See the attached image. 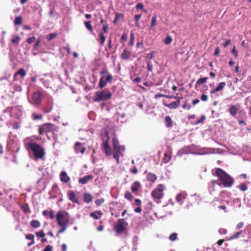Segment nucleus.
I'll return each instance as SVG.
<instances>
[{
  "instance_id": "nucleus-5",
  "label": "nucleus",
  "mask_w": 251,
  "mask_h": 251,
  "mask_svg": "<svg viewBox=\"0 0 251 251\" xmlns=\"http://www.w3.org/2000/svg\"><path fill=\"white\" fill-rule=\"evenodd\" d=\"M70 216L69 214L66 211H59L56 215V220L57 224L62 223L69 224Z\"/></svg>"
},
{
  "instance_id": "nucleus-25",
  "label": "nucleus",
  "mask_w": 251,
  "mask_h": 251,
  "mask_svg": "<svg viewBox=\"0 0 251 251\" xmlns=\"http://www.w3.org/2000/svg\"><path fill=\"white\" fill-rule=\"evenodd\" d=\"M165 125L167 127H171L173 126V121L169 116L165 118Z\"/></svg>"
},
{
  "instance_id": "nucleus-41",
  "label": "nucleus",
  "mask_w": 251,
  "mask_h": 251,
  "mask_svg": "<svg viewBox=\"0 0 251 251\" xmlns=\"http://www.w3.org/2000/svg\"><path fill=\"white\" fill-rule=\"evenodd\" d=\"M104 152L107 156L112 155V150L110 147L104 149Z\"/></svg>"
},
{
  "instance_id": "nucleus-32",
  "label": "nucleus",
  "mask_w": 251,
  "mask_h": 251,
  "mask_svg": "<svg viewBox=\"0 0 251 251\" xmlns=\"http://www.w3.org/2000/svg\"><path fill=\"white\" fill-rule=\"evenodd\" d=\"M57 33H51L47 35L46 39L49 41H50L53 39L56 38L57 37Z\"/></svg>"
},
{
  "instance_id": "nucleus-4",
  "label": "nucleus",
  "mask_w": 251,
  "mask_h": 251,
  "mask_svg": "<svg viewBox=\"0 0 251 251\" xmlns=\"http://www.w3.org/2000/svg\"><path fill=\"white\" fill-rule=\"evenodd\" d=\"M111 96V93L108 90L105 89L96 92L93 100L95 102L104 101L110 99Z\"/></svg>"
},
{
  "instance_id": "nucleus-50",
  "label": "nucleus",
  "mask_w": 251,
  "mask_h": 251,
  "mask_svg": "<svg viewBox=\"0 0 251 251\" xmlns=\"http://www.w3.org/2000/svg\"><path fill=\"white\" fill-rule=\"evenodd\" d=\"M36 235L37 236L41 237V238H43L45 236V234L44 233L43 230H41L38 232H36Z\"/></svg>"
},
{
  "instance_id": "nucleus-62",
  "label": "nucleus",
  "mask_w": 251,
  "mask_h": 251,
  "mask_svg": "<svg viewBox=\"0 0 251 251\" xmlns=\"http://www.w3.org/2000/svg\"><path fill=\"white\" fill-rule=\"evenodd\" d=\"M201 99L203 101H206L208 100V97L206 95L203 94L201 96Z\"/></svg>"
},
{
  "instance_id": "nucleus-64",
  "label": "nucleus",
  "mask_w": 251,
  "mask_h": 251,
  "mask_svg": "<svg viewBox=\"0 0 251 251\" xmlns=\"http://www.w3.org/2000/svg\"><path fill=\"white\" fill-rule=\"evenodd\" d=\"M231 42V41L230 39H228V40H226L224 43L223 44V46L224 48H226L228 45L230 44Z\"/></svg>"
},
{
  "instance_id": "nucleus-23",
  "label": "nucleus",
  "mask_w": 251,
  "mask_h": 251,
  "mask_svg": "<svg viewBox=\"0 0 251 251\" xmlns=\"http://www.w3.org/2000/svg\"><path fill=\"white\" fill-rule=\"evenodd\" d=\"M93 197L89 193H84L83 194V201L86 203H89L93 201Z\"/></svg>"
},
{
  "instance_id": "nucleus-29",
  "label": "nucleus",
  "mask_w": 251,
  "mask_h": 251,
  "mask_svg": "<svg viewBox=\"0 0 251 251\" xmlns=\"http://www.w3.org/2000/svg\"><path fill=\"white\" fill-rule=\"evenodd\" d=\"M31 226L33 228H38L41 226V224L38 220H34L30 222Z\"/></svg>"
},
{
  "instance_id": "nucleus-36",
  "label": "nucleus",
  "mask_w": 251,
  "mask_h": 251,
  "mask_svg": "<svg viewBox=\"0 0 251 251\" xmlns=\"http://www.w3.org/2000/svg\"><path fill=\"white\" fill-rule=\"evenodd\" d=\"M157 16L156 14H154L152 16L151 24V28H153L156 25V24Z\"/></svg>"
},
{
  "instance_id": "nucleus-20",
  "label": "nucleus",
  "mask_w": 251,
  "mask_h": 251,
  "mask_svg": "<svg viewBox=\"0 0 251 251\" xmlns=\"http://www.w3.org/2000/svg\"><path fill=\"white\" fill-rule=\"evenodd\" d=\"M103 215V213L100 210H96L94 212H91L90 216L95 220H99L100 219V216Z\"/></svg>"
},
{
  "instance_id": "nucleus-40",
  "label": "nucleus",
  "mask_w": 251,
  "mask_h": 251,
  "mask_svg": "<svg viewBox=\"0 0 251 251\" xmlns=\"http://www.w3.org/2000/svg\"><path fill=\"white\" fill-rule=\"evenodd\" d=\"M136 9H140L145 12H147V10L144 8V5L141 2L138 3L135 6Z\"/></svg>"
},
{
  "instance_id": "nucleus-10",
  "label": "nucleus",
  "mask_w": 251,
  "mask_h": 251,
  "mask_svg": "<svg viewBox=\"0 0 251 251\" xmlns=\"http://www.w3.org/2000/svg\"><path fill=\"white\" fill-rule=\"evenodd\" d=\"M177 100L176 101H173L170 103H167L166 100H163V104L170 109H176L177 108L180 104V100L182 99V97H177Z\"/></svg>"
},
{
  "instance_id": "nucleus-19",
  "label": "nucleus",
  "mask_w": 251,
  "mask_h": 251,
  "mask_svg": "<svg viewBox=\"0 0 251 251\" xmlns=\"http://www.w3.org/2000/svg\"><path fill=\"white\" fill-rule=\"evenodd\" d=\"M20 75L22 78H24L26 75V72L24 69L21 68L17 72H16L14 75L13 81L17 80V76Z\"/></svg>"
},
{
  "instance_id": "nucleus-34",
  "label": "nucleus",
  "mask_w": 251,
  "mask_h": 251,
  "mask_svg": "<svg viewBox=\"0 0 251 251\" xmlns=\"http://www.w3.org/2000/svg\"><path fill=\"white\" fill-rule=\"evenodd\" d=\"M142 15L141 14H137L135 15L134 17V19L135 22V25L137 27H140V24L139 23V21Z\"/></svg>"
},
{
  "instance_id": "nucleus-53",
  "label": "nucleus",
  "mask_w": 251,
  "mask_h": 251,
  "mask_svg": "<svg viewBox=\"0 0 251 251\" xmlns=\"http://www.w3.org/2000/svg\"><path fill=\"white\" fill-rule=\"evenodd\" d=\"M32 116L33 119L34 120H40V119H41L42 118V115H37L34 113L32 114Z\"/></svg>"
},
{
  "instance_id": "nucleus-42",
  "label": "nucleus",
  "mask_w": 251,
  "mask_h": 251,
  "mask_svg": "<svg viewBox=\"0 0 251 251\" xmlns=\"http://www.w3.org/2000/svg\"><path fill=\"white\" fill-rule=\"evenodd\" d=\"M13 88L16 92H20L22 91V86L21 84H15L13 85Z\"/></svg>"
},
{
  "instance_id": "nucleus-46",
  "label": "nucleus",
  "mask_w": 251,
  "mask_h": 251,
  "mask_svg": "<svg viewBox=\"0 0 251 251\" xmlns=\"http://www.w3.org/2000/svg\"><path fill=\"white\" fill-rule=\"evenodd\" d=\"M115 18H116V19H117L118 21L119 20H122L124 19V16L122 13H116L115 14Z\"/></svg>"
},
{
  "instance_id": "nucleus-11",
  "label": "nucleus",
  "mask_w": 251,
  "mask_h": 251,
  "mask_svg": "<svg viewBox=\"0 0 251 251\" xmlns=\"http://www.w3.org/2000/svg\"><path fill=\"white\" fill-rule=\"evenodd\" d=\"M102 30L103 32H100L99 36L100 40V44L101 46H103L106 40V37L104 35V33H107L108 31V27L107 25H104L102 26Z\"/></svg>"
},
{
  "instance_id": "nucleus-39",
  "label": "nucleus",
  "mask_w": 251,
  "mask_h": 251,
  "mask_svg": "<svg viewBox=\"0 0 251 251\" xmlns=\"http://www.w3.org/2000/svg\"><path fill=\"white\" fill-rule=\"evenodd\" d=\"M125 198L131 201L132 200L133 196L130 192L127 191L125 194Z\"/></svg>"
},
{
  "instance_id": "nucleus-14",
  "label": "nucleus",
  "mask_w": 251,
  "mask_h": 251,
  "mask_svg": "<svg viewBox=\"0 0 251 251\" xmlns=\"http://www.w3.org/2000/svg\"><path fill=\"white\" fill-rule=\"evenodd\" d=\"M75 150L76 153H84L86 151V148L84 147L83 144L79 142H77L75 145Z\"/></svg>"
},
{
  "instance_id": "nucleus-27",
  "label": "nucleus",
  "mask_w": 251,
  "mask_h": 251,
  "mask_svg": "<svg viewBox=\"0 0 251 251\" xmlns=\"http://www.w3.org/2000/svg\"><path fill=\"white\" fill-rule=\"evenodd\" d=\"M243 233L242 230H240L239 232H236L234 233L230 238H226V241H230L236 238H238L239 236Z\"/></svg>"
},
{
  "instance_id": "nucleus-59",
  "label": "nucleus",
  "mask_w": 251,
  "mask_h": 251,
  "mask_svg": "<svg viewBox=\"0 0 251 251\" xmlns=\"http://www.w3.org/2000/svg\"><path fill=\"white\" fill-rule=\"evenodd\" d=\"M53 247L50 245H47L43 251H52Z\"/></svg>"
},
{
  "instance_id": "nucleus-37",
  "label": "nucleus",
  "mask_w": 251,
  "mask_h": 251,
  "mask_svg": "<svg viewBox=\"0 0 251 251\" xmlns=\"http://www.w3.org/2000/svg\"><path fill=\"white\" fill-rule=\"evenodd\" d=\"M14 23L15 25H21L22 24V18L21 16L16 17Z\"/></svg>"
},
{
  "instance_id": "nucleus-44",
  "label": "nucleus",
  "mask_w": 251,
  "mask_h": 251,
  "mask_svg": "<svg viewBox=\"0 0 251 251\" xmlns=\"http://www.w3.org/2000/svg\"><path fill=\"white\" fill-rule=\"evenodd\" d=\"M172 38L169 35L167 36L164 40V43L166 45H169L172 43Z\"/></svg>"
},
{
  "instance_id": "nucleus-35",
  "label": "nucleus",
  "mask_w": 251,
  "mask_h": 251,
  "mask_svg": "<svg viewBox=\"0 0 251 251\" xmlns=\"http://www.w3.org/2000/svg\"><path fill=\"white\" fill-rule=\"evenodd\" d=\"M134 40H135V36L133 33H131L130 34V40L128 42V45L130 47L133 46L134 45Z\"/></svg>"
},
{
  "instance_id": "nucleus-16",
  "label": "nucleus",
  "mask_w": 251,
  "mask_h": 251,
  "mask_svg": "<svg viewBox=\"0 0 251 251\" xmlns=\"http://www.w3.org/2000/svg\"><path fill=\"white\" fill-rule=\"evenodd\" d=\"M141 188V184L140 182L138 181H135L132 185L131 187V191L137 195L138 193V190Z\"/></svg>"
},
{
  "instance_id": "nucleus-6",
  "label": "nucleus",
  "mask_w": 251,
  "mask_h": 251,
  "mask_svg": "<svg viewBox=\"0 0 251 251\" xmlns=\"http://www.w3.org/2000/svg\"><path fill=\"white\" fill-rule=\"evenodd\" d=\"M128 224L125 221V219H119L117 224L114 226V228L117 235H120L126 229Z\"/></svg>"
},
{
  "instance_id": "nucleus-49",
  "label": "nucleus",
  "mask_w": 251,
  "mask_h": 251,
  "mask_svg": "<svg viewBox=\"0 0 251 251\" xmlns=\"http://www.w3.org/2000/svg\"><path fill=\"white\" fill-rule=\"evenodd\" d=\"M184 198V197L182 194H179L176 196V200L177 202H180Z\"/></svg>"
},
{
  "instance_id": "nucleus-17",
  "label": "nucleus",
  "mask_w": 251,
  "mask_h": 251,
  "mask_svg": "<svg viewBox=\"0 0 251 251\" xmlns=\"http://www.w3.org/2000/svg\"><path fill=\"white\" fill-rule=\"evenodd\" d=\"M131 51L127 48H125L121 54V58L123 60H128L131 57Z\"/></svg>"
},
{
  "instance_id": "nucleus-21",
  "label": "nucleus",
  "mask_w": 251,
  "mask_h": 251,
  "mask_svg": "<svg viewBox=\"0 0 251 251\" xmlns=\"http://www.w3.org/2000/svg\"><path fill=\"white\" fill-rule=\"evenodd\" d=\"M93 178V176L92 175H88L83 177L79 178L78 182L82 184H85L87 183L89 180H92Z\"/></svg>"
},
{
  "instance_id": "nucleus-43",
  "label": "nucleus",
  "mask_w": 251,
  "mask_h": 251,
  "mask_svg": "<svg viewBox=\"0 0 251 251\" xmlns=\"http://www.w3.org/2000/svg\"><path fill=\"white\" fill-rule=\"evenodd\" d=\"M169 238L171 241H174L177 239V234L176 233H173L170 235Z\"/></svg>"
},
{
  "instance_id": "nucleus-45",
  "label": "nucleus",
  "mask_w": 251,
  "mask_h": 251,
  "mask_svg": "<svg viewBox=\"0 0 251 251\" xmlns=\"http://www.w3.org/2000/svg\"><path fill=\"white\" fill-rule=\"evenodd\" d=\"M21 40V37L17 36L11 39V42L13 44H18Z\"/></svg>"
},
{
  "instance_id": "nucleus-57",
  "label": "nucleus",
  "mask_w": 251,
  "mask_h": 251,
  "mask_svg": "<svg viewBox=\"0 0 251 251\" xmlns=\"http://www.w3.org/2000/svg\"><path fill=\"white\" fill-rule=\"evenodd\" d=\"M35 40L36 38L34 36H32L31 37L28 38L26 40V42L30 44L33 43Z\"/></svg>"
},
{
  "instance_id": "nucleus-1",
  "label": "nucleus",
  "mask_w": 251,
  "mask_h": 251,
  "mask_svg": "<svg viewBox=\"0 0 251 251\" xmlns=\"http://www.w3.org/2000/svg\"><path fill=\"white\" fill-rule=\"evenodd\" d=\"M112 147L113 157L116 160L117 163L119 164L120 157L124 155L126 147L119 145V141L116 137H114L112 139Z\"/></svg>"
},
{
  "instance_id": "nucleus-48",
  "label": "nucleus",
  "mask_w": 251,
  "mask_h": 251,
  "mask_svg": "<svg viewBox=\"0 0 251 251\" xmlns=\"http://www.w3.org/2000/svg\"><path fill=\"white\" fill-rule=\"evenodd\" d=\"M159 97H166V98H173L172 96H168V95H163V94H157L154 96V98H156V99H157V98H158Z\"/></svg>"
},
{
  "instance_id": "nucleus-2",
  "label": "nucleus",
  "mask_w": 251,
  "mask_h": 251,
  "mask_svg": "<svg viewBox=\"0 0 251 251\" xmlns=\"http://www.w3.org/2000/svg\"><path fill=\"white\" fill-rule=\"evenodd\" d=\"M215 174L219 177L224 187H230L232 186L234 179L224 170L217 168L216 169Z\"/></svg>"
},
{
  "instance_id": "nucleus-51",
  "label": "nucleus",
  "mask_w": 251,
  "mask_h": 251,
  "mask_svg": "<svg viewBox=\"0 0 251 251\" xmlns=\"http://www.w3.org/2000/svg\"><path fill=\"white\" fill-rule=\"evenodd\" d=\"M25 238L31 241H34V235L32 234H28L26 235Z\"/></svg>"
},
{
  "instance_id": "nucleus-24",
  "label": "nucleus",
  "mask_w": 251,
  "mask_h": 251,
  "mask_svg": "<svg viewBox=\"0 0 251 251\" xmlns=\"http://www.w3.org/2000/svg\"><path fill=\"white\" fill-rule=\"evenodd\" d=\"M147 179L149 181L154 182L157 179V176L151 173H149L147 175Z\"/></svg>"
},
{
  "instance_id": "nucleus-58",
  "label": "nucleus",
  "mask_w": 251,
  "mask_h": 251,
  "mask_svg": "<svg viewBox=\"0 0 251 251\" xmlns=\"http://www.w3.org/2000/svg\"><path fill=\"white\" fill-rule=\"evenodd\" d=\"M220 53V49L219 47H216L215 50V51H214V55L216 56H218L219 54Z\"/></svg>"
},
{
  "instance_id": "nucleus-63",
  "label": "nucleus",
  "mask_w": 251,
  "mask_h": 251,
  "mask_svg": "<svg viewBox=\"0 0 251 251\" xmlns=\"http://www.w3.org/2000/svg\"><path fill=\"white\" fill-rule=\"evenodd\" d=\"M130 172L133 174H136L138 172V170L136 167H134L130 169Z\"/></svg>"
},
{
  "instance_id": "nucleus-30",
  "label": "nucleus",
  "mask_w": 251,
  "mask_h": 251,
  "mask_svg": "<svg viewBox=\"0 0 251 251\" xmlns=\"http://www.w3.org/2000/svg\"><path fill=\"white\" fill-rule=\"evenodd\" d=\"M171 159V155L169 154L168 153H165L164 155V157L162 159V161L164 163H168L170 160Z\"/></svg>"
},
{
  "instance_id": "nucleus-12",
  "label": "nucleus",
  "mask_w": 251,
  "mask_h": 251,
  "mask_svg": "<svg viewBox=\"0 0 251 251\" xmlns=\"http://www.w3.org/2000/svg\"><path fill=\"white\" fill-rule=\"evenodd\" d=\"M42 98L41 92L38 91L34 92L32 96V100L35 104H40Z\"/></svg>"
},
{
  "instance_id": "nucleus-18",
  "label": "nucleus",
  "mask_w": 251,
  "mask_h": 251,
  "mask_svg": "<svg viewBox=\"0 0 251 251\" xmlns=\"http://www.w3.org/2000/svg\"><path fill=\"white\" fill-rule=\"evenodd\" d=\"M226 83L225 82H220L218 86L210 91V94H213L222 90L226 86Z\"/></svg>"
},
{
  "instance_id": "nucleus-33",
  "label": "nucleus",
  "mask_w": 251,
  "mask_h": 251,
  "mask_svg": "<svg viewBox=\"0 0 251 251\" xmlns=\"http://www.w3.org/2000/svg\"><path fill=\"white\" fill-rule=\"evenodd\" d=\"M52 109V104L49 103L44 108V112L46 113H50Z\"/></svg>"
},
{
  "instance_id": "nucleus-8",
  "label": "nucleus",
  "mask_w": 251,
  "mask_h": 251,
  "mask_svg": "<svg viewBox=\"0 0 251 251\" xmlns=\"http://www.w3.org/2000/svg\"><path fill=\"white\" fill-rule=\"evenodd\" d=\"M55 129L56 127L54 124L51 123H45L39 127L38 132L40 135H43L45 133L55 131Z\"/></svg>"
},
{
  "instance_id": "nucleus-38",
  "label": "nucleus",
  "mask_w": 251,
  "mask_h": 251,
  "mask_svg": "<svg viewBox=\"0 0 251 251\" xmlns=\"http://www.w3.org/2000/svg\"><path fill=\"white\" fill-rule=\"evenodd\" d=\"M21 209L25 213H30V210L29 209V206L27 204L23 205L21 206Z\"/></svg>"
},
{
  "instance_id": "nucleus-15",
  "label": "nucleus",
  "mask_w": 251,
  "mask_h": 251,
  "mask_svg": "<svg viewBox=\"0 0 251 251\" xmlns=\"http://www.w3.org/2000/svg\"><path fill=\"white\" fill-rule=\"evenodd\" d=\"M239 104H237V105H230L228 110L230 115L233 117H235L237 113V111L239 109Z\"/></svg>"
},
{
  "instance_id": "nucleus-55",
  "label": "nucleus",
  "mask_w": 251,
  "mask_h": 251,
  "mask_svg": "<svg viewBox=\"0 0 251 251\" xmlns=\"http://www.w3.org/2000/svg\"><path fill=\"white\" fill-rule=\"evenodd\" d=\"M205 116L204 115L201 116V118L195 122V125H198L200 123H202L205 120Z\"/></svg>"
},
{
  "instance_id": "nucleus-28",
  "label": "nucleus",
  "mask_w": 251,
  "mask_h": 251,
  "mask_svg": "<svg viewBox=\"0 0 251 251\" xmlns=\"http://www.w3.org/2000/svg\"><path fill=\"white\" fill-rule=\"evenodd\" d=\"M85 27L91 32V34H94L93 30V27L90 21H86L84 22Z\"/></svg>"
},
{
  "instance_id": "nucleus-54",
  "label": "nucleus",
  "mask_w": 251,
  "mask_h": 251,
  "mask_svg": "<svg viewBox=\"0 0 251 251\" xmlns=\"http://www.w3.org/2000/svg\"><path fill=\"white\" fill-rule=\"evenodd\" d=\"M182 106L184 109H187V110H190L191 108V105L190 104H187V101L185 102Z\"/></svg>"
},
{
  "instance_id": "nucleus-13",
  "label": "nucleus",
  "mask_w": 251,
  "mask_h": 251,
  "mask_svg": "<svg viewBox=\"0 0 251 251\" xmlns=\"http://www.w3.org/2000/svg\"><path fill=\"white\" fill-rule=\"evenodd\" d=\"M67 196L69 200L72 202L79 204V202L78 201V196H77L73 191L68 190L67 192Z\"/></svg>"
},
{
  "instance_id": "nucleus-47",
  "label": "nucleus",
  "mask_w": 251,
  "mask_h": 251,
  "mask_svg": "<svg viewBox=\"0 0 251 251\" xmlns=\"http://www.w3.org/2000/svg\"><path fill=\"white\" fill-rule=\"evenodd\" d=\"M105 200L103 198L98 199L95 201V203L97 206L100 205L102 203L104 202Z\"/></svg>"
},
{
  "instance_id": "nucleus-52",
  "label": "nucleus",
  "mask_w": 251,
  "mask_h": 251,
  "mask_svg": "<svg viewBox=\"0 0 251 251\" xmlns=\"http://www.w3.org/2000/svg\"><path fill=\"white\" fill-rule=\"evenodd\" d=\"M231 53L234 55V56L237 58L238 56V52L237 50H236V47L235 46L233 47V49L231 50Z\"/></svg>"
},
{
  "instance_id": "nucleus-26",
  "label": "nucleus",
  "mask_w": 251,
  "mask_h": 251,
  "mask_svg": "<svg viewBox=\"0 0 251 251\" xmlns=\"http://www.w3.org/2000/svg\"><path fill=\"white\" fill-rule=\"evenodd\" d=\"M57 225H58V226L61 227V229H59L57 232V235H58V234L62 233L65 231L68 224H64L62 223H60V224H57Z\"/></svg>"
},
{
  "instance_id": "nucleus-31",
  "label": "nucleus",
  "mask_w": 251,
  "mask_h": 251,
  "mask_svg": "<svg viewBox=\"0 0 251 251\" xmlns=\"http://www.w3.org/2000/svg\"><path fill=\"white\" fill-rule=\"evenodd\" d=\"M208 78L207 77H202L199 78L196 84V87L198 85L203 84L206 82Z\"/></svg>"
},
{
  "instance_id": "nucleus-22",
  "label": "nucleus",
  "mask_w": 251,
  "mask_h": 251,
  "mask_svg": "<svg viewBox=\"0 0 251 251\" xmlns=\"http://www.w3.org/2000/svg\"><path fill=\"white\" fill-rule=\"evenodd\" d=\"M60 180L62 182L67 183L70 180V177L65 172H61L60 174Z\"/></svg>"
},
{
  "instance_id": "nucleus-61",
  "label": "nucleus",
  "mask_w": 251,
  "mask_h": 251,
  "mask_svg": "<svg viewBox=\"0 0 251 251\" xmlns=\"http://www.w3.org/2000/svg\"><path fill=\"white\" fill-rule=\"evenodd\" d=\"M49 215L50 219H53L55 217L54 212L52 210H50L49 211Z\"/></svg>"
},
{
  "instance_id": "nucleus-3",
  "label": "nucleus",
  "mask_w": 251,
  "mask_h": 251,
  "mask_svg": "<svg viewBox=\"0 0 251 251\" xmlns=\"http://www.w3.org/2000/svg\"><path fill=\"white\" fill-rule=\"evenodd\" d=\"M27 150L31 151L36 158H42L45 154V151L43 147L36 143H29L25 144Z\"/></svg>"
},
{
  "instance_id": "nucleus-60",
  "label": "nucleus",
  "mask_w": 251,
  "mask_h": 251,
  "mask_svg": "<svg viewBox=\"0 0 251 251\" xmlns=\"http://www.w3.org/2000/svg\"><path fill=\"white\" fill-rule=\"evenodd\" d=\"M127 38V34L126 33H124L122 35V37L121 38V41H125L126 40Z\"/></svg>"
},
{
  "instance_id": "nucleus-56",
  "label": "nucleus",
  "mask_w": 251,
  "mask_h": 251,
  "mask_svg": "<svg viewBox=\"0 0 251 251\" xmlns=\"http://www.w3.org/2000/svg\"><path fill=\"white\" fill-rule=\"evenodd\" d=\"M239 188L241 191H245L247 190L248 187L245 183H242L240 184Z\"/></svg>"
},
{
  "instance_id": "nucleus-7",
  "label": "nucleus",
  "mask_w": 251,
  "mask_h": 251,
  "mask_svg": "<svg viewBox=\"0 0 251 251\" xmlns=\"http://www.w3.org/2000/svg\"><path fill=\"white\" fill-rule=\"evenodd\" d=\"M164 190L165 187L163 184H158L156 188L151 192V196L154 199L160 200L163 197Z\"/></svg>"
},
{
  "instance_id": "nucleus-9",
  "label": "nucleus",
  "mask_w": 251,
  "mask_h": 251,
  "mask_svg": "<svg viewBox=\"0 0 251 251\" xmlns=\"http://www.w3.org/2000/svg\"><path fill=\"white\" fill-rule=\"evenodd\" d=\"M113 79V76L111 74H108L106 76H102L100 79L99 86L100 89H102L107 84V82L111 83Z\"/></svg>"
}]
</instances>
